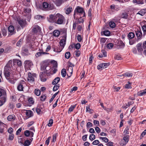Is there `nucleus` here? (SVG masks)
<instances>
[{"instance_id":"f257e3e1","label":"nucleus","mask_w":146,"mask_h":146,"mask_svg":"<svg viewBox=\"0 0 146 146\" xmlns=\"http://www.w3.org/2000/svg\"><path fill=\"white\" fill-rule=\"evenodd\" d=\"M57 18L55 23L58 25H62L64 24L65 21L64 17L60 13L57 14Z\"/></svg>"},{"instance_id":"f03ea898","label":"nucleus","mask_w":146,"mask_h":146,"mask_svg":"<svg viewBox=\"0 0 146 146\" xmlns=\"http://www.w3.org/2000/svg\"><path fill=\"white\" fill-rule=\"evenodd\" d=\"M43 9L48 11L52 10L54 9V6L52 4L48 3L46 2H44L42 4Z\"/></svg>"},{"instance_id":"7ed1b4c3","label":"nucleus","mask_w":146,"mask_h":146,"mask_svg":"<svg viewBox=\"0 0 146 146\" xmlns=\"http://www.w3.org/2000/svg\"><path fill=\"white\" fill-rule=\"evenodd\" d=\"M15 70L13 71L11 69L4 68V74L6 78L10 77L11 76H13V75H12V74H14L13 73H15Z\"/></svg>"},{"instance_id":"20e7f679","label":"nucleus","mask_w":146,"mask_h":146,"mask_svg":"<svg viewBox=\"0 0 146 146\" xmlns=\"http://www.w3.org/2000/svg\"><path fill=\"white\" fill-rule=\"evenodd\" d=\"M28 76L27 78L28 81L30 83H32L35 81V78H36V75L35 74L28 73Z\"/></svg>"},{"instance_id":"39448f33","label":"nucleus","mask_w":146,"mask_h":146,"mask_svg":"<svg viewBox=\"0 0 146 146\" xmlns=\"http://www.w3.org/2000/svg\"><path fill=\"white\" fill-rule=\"evenodd\" d=\"M79 13L81 15H82V16L84 17L85 16V13L84 9L79 6H78L76 8L74 11V16L76 14Z\"/></svg>"},{"instance_id":"423d86ee","label":"nucleus","mask_w":146,"mask_h":146,"mask_svg":"<svg viewBox=\"0 0 146 146\" xmlns=\"http://www.w3.org/2000/svg\"><path fill=\"white\" fill-rule=\"evenodd\" d=\"M57 14L56 15L51 14L47 17V19L48 22L52 23H55L57 18Z\"/></svg>"},{"instance_id":"0eeeda50","label":"nucleus","mask_w":146,"mask_h":146,"mask_svg":"<svg viewBox=\"0 0 146 146\" xmlns=\"http://www.w3.org/2000/svg\"><path fill=\"white\" fill-rule=\"evenodd\" d=\"M14 74H12L13 76H11V77L6 78L8 81L12 84H14L15 82V81L17 80V78L16 77V74L15 73H13Z\"/></svg>"},{"instance_id":"6e6552de","label":"nucleus","mask_w":146,"mask_h":146,"mask_svg":"<svg viewBox=\"0 0 146 146\" xmlns=\"http://www.w3.org/2000/svg\"><path fill=\"white\" fill-rule=\"evenodd\" d=\"M25 67V68L28 70L30 69L31 66L33 65V63L30 60H26L24 62Z\"/></svg>"},{"instance_id":"1a4fd4ad","label":"nucleus","mask_w":146,"mask_h":146,"mask_svg":"<svg viewBox=\"0 0 146 146\" xmlns=\"http://www.w3.org/2000/svg\"><path fill=\"white\" fill-rule=\"evenodd\" d=\"M9 31V35H11L15 33V29L14 26L12 25H10L8 28Z\"/></svg>"},{"instance_id":"9d476101","label":"nucleus","mask_w":146,"mask_h":146,"mask_svg":"<svg viewBox=\"0 0 146 146\" xmlns=\"http://www.w3.org/2000/svg\"><path fill=\"white\" fill-rule=\"evenodd\" d=\"M109 63H103L100 64L98 66V69L100 70L101 69H102L106 68L108 66L110 65Z\"/></svg>"},{"instance_id":"9b49d317","label":"nucleus","mask_w":146,"mask_h":146,"mask_svg":"<svg viewBox=\"0 0 146 146\" xmlns=\"http://www.w3.org/2000/svg\"><path fill=\"white\" fill-rule=\"evenodd\" d=\"M25 84V82L23 81H21L17 86V89L19 91H23L24 86L23 84Z\"/></svg>"},{"instance_id":"f8f14e48","label":"nucleus","mask_w":146,"mask_h":146,"mask_svg":"<svg viewBox=\"0 0 146 146\" xmlns=\"http://www.w3.org/2000/svg\"><path fill=\"white\" fill-rule=\"evenodd\" d=\"M139 29H137L135 31L136 35L138 39L141 38L142 36V33L140 29L138 28Z\"/></svg>"},{"instance_id":"ddd939ff","label":"nucleus","mask_w":146,"mask_h":146,"mask_svg":"<svg viewBox=\"0 0 146 146\" xmlns=\"http://www.w3.org/2000/svg\"><path fill=\"white\" fill-rule=\"evenodd\" d=\"M18 23L21 26L22 28L24 27L26 24L25 21L22 19H19L17 20Z\"/></svg>"},{"instance_id":"4468645a","label":"nucleus","mask_w":146,"mask_h":146,"mask_svg":"<svg viewBox=\"0 0 146 146\" xmlns=\"http://www.w3.org/2000/svg\"><path fill=\"white\" fill-rule=\"evenodd\" d=\"M136 48L138 52L141 53L143 50L142 47V43H140L138 44L136 46Z\"/></svg>"},{"instance_id":"2eb2a0df","label":"nucleus","mask_w":146,"mask_h":146,"mask_svg":"<svg viewBox=\"0 0 146 146\" xmlns=\"http://www.w3.org/2000/svg\"><path fill=\"white\" fill-rule=\"evenodd\" d=\"M5 126V125L4 123L0 121V133H4V129Z\"/></svg>"},{"instance_id":"dca6fc26","label":"nucleus","mask_w":146,"mask_h":146,"mask_svg":"<svg viewBox=\"0 0 146 146\" xmlns=\"http://www.w3.org/2000/svg\"><path fill=\"white\" fill-rule=\"evenodd\" d=\"M12 60H9L6 65L5 66L4 68H8L9 69H11L12 66Z\"/></svg>"},{"instance_id":"f3484780","label":"nucleus","mask_w":146,"mask_h":146,"mask_svg":"<svg viewBox=\"0 0 146 146\" xmlns=\"http://www.w3.org/2000/svg\"><path fill=\"white\" fill-rule=\"evenodd\" d=\"M6 92L5 90L3 89L0 88V97L2 96V98L3 97L6 98Z\"/></svg>"},{"instance_id":"a211bd4d","label":"nucleus","mask_w":146,"mask_h":146,"mask_svg":"<svg viewBox=\"0 0 146 146\" xmlns=\"http://www.w3.org/2000/svg\"><path fill=\"white\" fill-rule=\"evenodd\" d=\"M106 56L107 52L104 50H102L101 53L98 55V56L100 58L105 57Z\"/></svg>"},{"instance_id":"6ab92c4d","label":"nucleus","mask_w":146,"mask_h":146,"mask_svg":"<svg viewBox=\"0 0 146 146\" xmlns=\"http://www.w3.org/2000/svg\"><path fill=\"white\" fill-rule=\"evenodd\" d=\"M15 119V116L14 115H9L7 117V120L9 121H12L14 120Z\"/></svg>"},{"instance_id":"aec40b11","label":"nucleus","mask_w":146,"mask_h":146,"mask_svg":"<svg viewBox=\"0 0 146 146\" xmlns=\"http://www.w3.org/2000/svg\"><path fill=\"white\" fill-rule=\"evenodd\" d=\"M129 136L128 135H126L123 138V139L124 141V143L123 145H125L129 141Z\"/></svg>"},{"instance_id":"412c9836","label":"nucleus","mask_w":146,"mask_h":146,"mask_svg":"<svg viewBox=\"0 0 146 146\" xmlns=\"http://www.w3.org/2000/svg\"><path fill=\"white\" fill-rule=\"evenodd\" d=\"M16 63L17 65L19 66H21L22 64V63L21 61L16 59H14L13 60V64H15Z\"/></svg>"},{"instance_id":"4be33fe9","label":"nucleus","mask_w":146,"mask_h":146,"mask_svg":"<svg viewBox=\"0 0 146 146\" xmlns=\"http://www.w3.org/2000/svg\"><path fill=\"white\" fill-rule=\"evenodd\" d=\"M146 12V9H141L140 11L139 12L137 13V14H139L143 16L145 14V13Z\"/></svg>"},{"instance_id":"5701e85b","label":"nucleus","mask_w":146,"mask_h":146,"mask_svg":"<svg viewBox=\"0 0 146 146\" xmlns=\"http://www.w3.org/2000/svg\"><path fill=\"white\" fill-rule=\"evenodd\" d=\"M60 44L61 46V47H60L61 50H62L64 48V45L65 44V40H61L60 41Z\"/></svg>"},{"instance_id":"b1692460","label":"nucleus","mask_w":146,"mask_h":146,"mask_svg":"<svg viewBox=\"0 0 146 146\" xmlns=\"http://www.w3.org/2000/svg\"><path fill=\"white\" fill-rule=\"evenodd\" d=\"M25 113L27 117H30L32 116L33 112L31 111L30 110H26Z\"/></svg>"},{"instance_id":"393cba45","label":"nucleus","mask_w":146,"mask_h":146,"mask_svg":"<svg viewBox=\"0 0 146 146\" xmlns=\"http://www.w3.org/2000/svg\"><path fill=\"white\" fill-rule=\"evenodd\" d=\"M133 2L134 3H136L138 4L142 5L144 3L143 0H133Z\"/></svg>"},{"instance_id":"a878e982","label":"nucleus","mask_w":146,"mask_h":146,"mask_svg":"<svg viewBox=\"0 0 146 146\" xmlns=\"http://www.w3.org/2000/svg\"><path fill=\"white\" fill-rule=\"evenodd\" d=\"M60 78L59 77H57L55 78L52 82L53 85L57 84V83L60 81Z\"/></svg>"},{"instance_id":"bb28decb","label":"nucleus","mask_w":146,"mask_h":146,"mask_svg":"<svg viewBox=\"0 0 146 146\" xmlns=\"http://www.w3.org/2000/svg\"><path fill=\"white\" fill-rule=\"evenodd\" d=\"M60 32L58 30H55L53 32V35L55 37H58L60 34Z\"/></svg>"},{"instance_id":"cd10ccee","label":"nucleus","mask_w":146,"mask_h":146,"mask_svg":"<svg viewBox=\"0 0 146 146\" xmlns=\"http://www.w3.org/2000/svg\"><path fill=\"white\" fill-rule=\"evenodd\" d=\"M146 94V89L140 91L138 92V95L139 96H141Z\"/></svg>"},{"instance_id":"c85d7f7f","label":"nucleus","mask_w":146,"mask_h":146,"mask_svg":"<svg viewBox=\"0 0 146 146\" xmlns=\"http://www.w3.org/2000/svg\"><path fill=\"white\" fill-rule=\"evenodd\" d=\"M36 111L38 114H41L42 112V108L40 106H38L36 109Z\"/></svg>"},{"instance_id":"c756f323","label":"nucleus","mask_w":146,"mask_h":146,"mask_svg":"<svg viewBox=\"0 0 146 146\" xmlns=\"http://www.w3.org/2000/svg\"><path fill=\"white\" fill-rule=\"evenodd\" d=\"M35 19L37 20H42L45 18L44 16L40 15H36L35 17Z\"/></svg>"},{"instance_id":"7c9ffc66","label":"nucleus","mask_w":146,"mask_h":146,"mask_svg":"<svg viewBox=\"0 0 146 146\" xmlns=\"http://www.w3.org/2000/svg\"><path fill=\"white\" fill-rule=\"evenodd\" d=\"M72 11V7H70L66 9V13L67 15L69 14Z\"/></svg>"},{"instance_id":"2f4dec72","label":"nucleus","mask_w":146,"mask_h":146,"mask_svg":"<svg viewBox=\"0 0 146 146\" xmlns=\"http://www.w3.org/2000/svg\"><path fill=\"white\" fill-rule=\"evenodd\" d=\"M76 107V105H74L73 106H71L70 108H69L68 111V113H70Z\"/></svg>"},{"instance_id":"473e14b6","label":"nucleus","mask_w":146,"mask_h":146,"mask_svg":"<svg viewBox=\"0 0 146 146\" xmlns=\"http://www.w3.org/2000/svg\"><path fill=\"white\" fill-rule=\"evenodd\" d=\"M119 44L118 45V48L119 49H123L125 46V44L122 41L119 42Z\"/></svg>"},{"instance_id":"72a5a7b5","label":"nucleus","mask_w":146,"mask_h":146,"mask_svg":"<svg viewBox=\"0 0 146 146\" xmlns=\"http://www.w3.org/2000/svg\"><path fill=\"white\" fill-rule=\"evenodd\" d=\"M5 102V97H3V98H1V99L0 100V106H1L3 105Z\"/></svg>"},{"instance_id":"f704fd0d","label":"nucleus","mask_w":146,"mask_h":146,"mask_svg":"<svg viewBox=\"0 0 146 146\" xmlns=\"http://www.w3.org/2000/svg\"><path fill=\"white\" fill-rule=\"evenodd\" d=\"M135 36V35L132 32L129 33L127 35V36L130 39L133 38Z\"/></svg>"},{"instance_id":"c9c22d12","label":"nucleus","mask_w":146,"mask_h":146,"mask_svg":"<svg viewBox=\"0 0 146 146\" xmlns=\"http://www.w3.org/2000/svg\"><path fill=\"white\" fill-rule=\"evenodd\" d=\"M23 39H20L17 43V46L18 47H20L23 43Z\"/></svg>"},{"instance_id":"e433bc0d","label":"nucleus","mask_w":146,"mask_h":146,"mask_svg":"<svg viewBox=\"0 0 146 146\" xmlns=\"http://www.w3.org/2000/svg\"><path fill=\"white\" fill-rule=\"evenodd\" d=\"M61 74L62 76L63 77H64L66 76V72L65 69L63 68L62 69L61 71Z\"/></svg>"},{"instance_id":"4c0bfd02","label":"nucleus","mask_w":146,"mask_h":146,"mask_svg":"<svg viewBox=\"0 0 146 146\" xmlns=\"http://www.w3.org/2000/svg\"><path fill=\"white\" fill-rule=\"evenodd\" d=\"M84 17H80L78 20V23L80 24V23H83L84 21Z\"/></svg>"},{"instance_id":"58836bf2","label":"nucleus","mask_w":146,"mask_h":146,"mask_svg":"<svg viewBox=\"0 0 146 146\" xmlns=\"http://www.w3.org/2000/svg\"><path fill=\"white\" fill-rule=\"evenodd\" d=\"M131 83L128 82V83L125 85V87L126 88H131Z\"/></svg>"},{"instance_id":"ea45409f","label":"nucleus","mask_w":146,"mask_h":146,"mask_svg":"<svg viewBox=\"0 0 146 146\" xmlns=\"http://www.w3.org/2000/svg\"><path fill=\"white\" fill-rule=\"evenodd\" d=\"M142 29L143 33V35L144 36L146 34V25H143L142 27Z\"/></svg>"},{"instance_id":"a19ab883","label":"nucleus","mask_w":146,"mask_h":146,"mask_svg":"<svg viewBox=\"0 0 146 146\" xmlns=\"http://www.w3.org/2000/svg\"><path fill=\"white\" fill-rule=\"evenodd\" d=\"M59 92V91L58 92L56 93L55 94H54L52 96V98H51V99H50L49 101V102L51 103L53 100L54 98L57 95L58 93Z\"/></svg>"},{"instance_id":"79ce46f5","label":"nucleus","mask_w":146,"mask_h":146,"mask_svg":"<svg viewBox=\"0 0 146 146\" xmlns=\"http://www.w3.org/2000/svg\"><path fill=\"white\" fill-rule=\"evenodd\" d=\"M124 75L125 77H131L132 76L133 74L132 73L126 72L124 74Z\"/></svg>"},{"instance_id":"37998d69","label":"nucleus","mask_w":146,"mask_h":146,"mask_svg":"<svg viewBox=\"0 0 146 146\" xmlns=\"http://www.w3.org/2000/svg\"><path fill=\"white\" fill-rule=\"evenodd\" d=\"M103 34L106 36H109L110 34V31L108 30H105L103 32Z\"/></svg>"},{"instance_id":"c03bdc74","label":"nucleus","mask_w":146,"mask_h":146,"mask_svg":"<svg viewBox=\"0 0 146 146\" xmlns=\"http://www.w3.org/2000/svg\"><path fill=\"white\" fill-rule=\"evenodd\" d=\"M31 9L28 7L25 8L24 10V12L26 13H29L31 12Z\"/></svg>"},{"instance_id":"a18cd8bd","label":"nucleus","mask_w":146,"mask_h":146,"mask_svg":"<svg viewBox=\"0 0 146 146\" xmlns=\"http://www.w3.org/2000/svg\"><path fill=\"white\" fill-rule=\"evenodd\" d=\"M47 67H48V66H47L45 64L41 66V69L42 70H46L47 71L48 70L46 69V68Z\"/></svg>"},{"instance_id":"49530a36","label":"nucleus","mask_w":146,"mask_h":146,"mask_svg":"<svg viewBox=\"0 0 146 146\" xmlns=\"http://www.w3.org/2000/svg\"><path fill=\"white\" fill-rule=\"evenodd\" d=\"M109 25L110 27L111 28H114L115 26V23L113 21L110 22L109 23Z\"/></svg>"},{"instance_id":"de8ad7c7","label":"nucleus","mask_w":146,"mask_h":146,"mask_svg":"<svg viewBox=\"0 0 146 146\" xmlns=\"http://www.w3.org/2000/svg\"><path fill=\"white\" fill-rule=\"evenodd\" d=\"M35 93L36 96H39L40 95V91L39 90L36 89L35 90Z\"/></svg>"},{"instance_id":"09e8293b","label":"nucleus","mask_w":146,"mask_h":146,"mask_svg":"<svg viewBox=\"0 0 146 146\" xmlns=\"http://www.w3.org/2000/svg\"><path fill=\"white\" fill-rule=\"evenodd\" d=\"M31 144V142L29 140H27L25 141L24 145L25 146H28Z\"/></svg>"},{"instance_id":"8fccbe9b","label":"nucleus","mask_w":146,"mask_h":146,"mask_svg":"<svg viewBox=\"0 0 146 146\" xmlns=\"http://www.w3.org/2000/svg\"><path fill=\"white\" fill-rule=\"evenodd\" d=\"M113 44L112 43H109L107 45V47L109 49H111L113 47Z\"/></svg>"},{"instance_id":"3c124183","label":"nucleus","mask_w":146,"mask_h":146,"mask_svg":"<svg viewBox=\"0 0 146 146\" xmlns=\"http://www.w3.org/2000/svg\"><path fill=\"white\" fill-rule=\"evenodd\" d=\"M96 138L95 136L93 134L90 135L89 137V139L91 141L94 140Z\"/></svg>"},{"instance_id":"603ef678","label":"nucleus","mask_w":146,"mask_h":146,"mask_svg":"<svg viewBox=\"0 0 146 146\" xmlns=\"http://www.w3.org/2000/svg\"><path fill=\"white\" fill-rule=\"evenodd\" d=\"M128 17V14L125 12L123 13L121 15V17L123 18H127Z\"/></svg>"},{"instance_id":"864d4df0","label":"nucleus","mask_w":146,"mask_h":146,"mask_svg":"<svg viewBox=\"0 0 146 146\" xmlns=\"http://www.w3.org/2000/svg\"><path fill=\"white\" fill-rule=\"evenodd\" d=\"M57 135V133L54 134L53 135V139L52 140V141L53 142H55L56 141V138Z\"/></svg>"},{"instance_id":"5fc2aeb1","label":"nucleus","mask_w":146,"mask_h":146,"mask_svg":"<svg viewBox=\"0 0 146 146\" xmlns=\"http://www.w3.org/2000/svg\"><path fill=\"white\" fill-rule=\"evenodd\" d=\"M65 55V57L66 58H69L70 56V52H66Z\"/></svg>"},{"instance_id":"6e6d98bb","label":"nucleus","mask_w":146,"mask_h":146,"mask_svg":"<svg viewBox=\"0 0 146 146\" xmlns=\"http://www.w3.org/2000/svg\"><path fill=\"white\" fill-rule=\"evenodd\" d=\"M75 54L76 57H78L80 54V51L78 50H76L74 52Z\"/></svg>"},{"instance_id":"4d7b16f0","label":"nucleus","mask_w":146,"mask_h":146,"mask_svg":"<svg viewBox=\"0 0 146 146\" xmlns=\"http://www.w3.org/2000/svg\"><path fill=\"white\" fill-rule=\"evenodd\" d=\"M59 84H57V85L54 86L53 88V90L54 91H56L59 88Z\"/></svg>"},{"instance_id":"13d9d810","label":"nucleus","mask_w":146,"mask_h":146,"mask_svg":"<svg viewBox=\"0 0 146 146\" xmlns=\"http://www.w3.org/2000/svg\"><path fill=\"white\" fill-rule=\"evenodd\" d=\"M91 111H92V110L90 109V106H88L86 107V112L91 113Z\"/></svg>"},{"instance_id":"bf43d9fd","label":"nucleus","mask_w":146,"mask_h":146,"mask_svg":"<svg viewBox=\"0 0 146 146\" xmlns=\"http://www.w3.org/2000/svg\"><path fill=\"white\" fill-rule=\"evenodd\" d=\"M24 135L26 137L29 136L30 135V131L29 130H26L25 131Z\"/></svg>"},{"instance_id":"052dcab7","label":"nucleus","mask_w":146,"mask_h":146,"mask_svg":"<svg viewBox=\"0 0 146 146\" xmlns=\"http://www.w3.org/2000/svg\"><path fill=\"white\" fill-rule=\"evenodd\" d=\"M28 102L29 104H33L34 103V100L32 98H29L28 100Z\"/></svg>"},{"instance_id":"680f3d73","label":"nucleus","mask_w":146,"mask_h":146,"mask_svg":"<svg viewBox=\"0 0 146 146\" xmlns=\"http://www.w3.org/2000/svg\"><path fill=\"white\" fill-rule=\"evenodd\" d=\"M113 89L114 90V92H118L119 90L120 89V87H116V86H113Z\"/></svg>"},{"instance_id":"e2e57ef3","label":"nucleus","mask_w":146,"mask_h":146,"mask_svg":"<svg viewBox=\"0 0 146 146\" xmlns=\"http://www.w3.org/2000/svg\"><path fill=\"white\" fill-rule=\"evenodd\" d=\"M40 100L42 101H44L46 98V96L45 95H42L40 96Z\"/></svg>"},{"instance_id":"0e129e2a","label":"nucleus","mask_w":146,"mask_h":146,"mask_svg":"<svg viewBox=\"0 0 146 146\" xmlns=\"http://www.w3.org/2000/svg\"><path fill=\"white\" fill-rule=\"evenodd\" d=\"M81 47V45L80 43H78L75 45V48L76 49H79Z\"/></svg>"},{"instance_id":"69168bd1","label":"nucleus","mask_w":146,"mask_h":146,"mask_svg":"<svg viewBox=\"0 0 146 146\" xmlns=\"http://www.w3.org/2000/svg\"><path fill=\"white\" fill-rule=\"evenodd\" d=\"M77 40L79 42H80L82 40L81 36L78 35L77 36Z\"/></svg>"},{"instance_id":"338daca9","label":"nucleus","mask_w":146,"mask_h":146,"mask_svg":"<svg viewBox=\"0 0 146 146\" xmlns=\"http://www.w3.org/2000/svg\"><path fill=\"white\" fill-rule=\"evenodd\" d=\"M2 34L3 36H5L7 35V31L5 29H3L2 30Z\"/></svg>"},{"instance_id":"774afa93","label":"nucleus","mask_w":146,"mask_h":146,"mask_svg":"<svg viewBox=\"0 0 146 146\" xmlns=\"http://www.w3.org/2000/svg\"><path fill=\"white\" fill-rule=\"evenodd\" d=\"M13 129L11 127L9 128L7 130L8 132L10 134H12L13 132Z\"/></svg>"}]
</instances>
